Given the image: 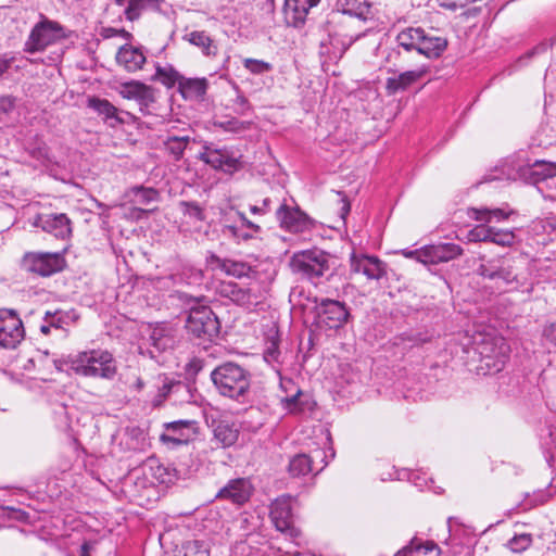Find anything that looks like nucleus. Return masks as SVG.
<instances>
[{
	"instance_id": "f257e3e1",
	"label": "nucleus",
	"mask_w": 556,
	"mask_h": 556,
	"mask_svg": "<svg viewBox=\"0 0 556 556\" xmlns=\"http://www.w3.org/2000/svg\"><path fill=\"white\" fill-rule=\"evenodd\" d=\"M58 371L72 372L91 378L111 379L116 374V362L113 355L103 350H91L53 359Z\"/></svg>"
},
{
	"instance_id": "f03ea898",
	"label": "nucleus",
	"mask_w": 556,
	"mask_h": 556,
	"mask_svg": "<svg viewBox=\"0 0 556 556\" xmlns=\"http://www.w3.org/2000/svg\"><path fill=\"white\" fill-rule=\"evenodd\" d=\"M216 392L238 403L251 401L252 374L235 362H224L216 366L210 375Z\"/></svg>"
},
{
	"instance_id": "7ed1b4c3",
	"label": "nucleus",
	"mask_w": 556,
	"mask_h": 556,
	"mask_svg": "<svg viewBox=\"0 0 556 556\" xmlns=\"http://www.w3.org/2000/svg\"><path fill=\"white\" fill-rule=\"evenodd\" d=\"M525 265L523 257H503L480 264L477 273L500 286L518 288L526 279Z\"/></svg>"
},
{
	"instance_id": "20e7f679",
	"label": "nucleus",
	"mask_w": 556,
	"mask_h": 556,
	"mask_svg": "<svg viewBox=\"0 0 556 556\" xmlns=\"http://www.w3.org/2000/svg\"><path fill=\"white\" fill-rule=\"evenodd\" d=\"M290 266L293 273L316 283L331 270V256L319 249L304 250L293 254Z\"/></svg>"
},
{
	"instance_id": "39448f33",
	"label": "nucleus",
	"mask_w": 556,
	"mask_h": 556,
	"mask_svg": "<svg viewBox=\"0 0 556 556\" xmlns=\"http://www.w3.org/2000/svg\"><path fill=\"white\" fill-rule=\"evenodd\" d=\"M66 37L65 29L59 22L40 14V20L31 28L23 50L30 54L43 52L48 47L60 42Z\"/></svg>"
},
{
	"instance_id": "423d86ee",
	"label": "nucleus",
	"mask_w": 556,
	"mask_h": 556,
	"mask_svg": "<svg viewBox=\"0 0 556 556\" xmlns=\"http://www.w3.org/2000/svg\"><path fill=\"white\" fill-rule=\"evenodd\" d=\"M217 293L237 305L250 308L258 305L266 298L267 289L255 279L251 280L247 287L233 281H220L217 286Z\"/></svg>"
},
{
	"instance_id": "0eeeda50",
	"label": "nucleus",
	"mask_w": 556,
	"mask_h": 556,
	"mask_svg": "<svg viewBox=\"0 0 556 556\" xmlns=\"http://www.w3.org/2000/svg\"><path fill=\"white\" fill-rule=\"evenodd\" d=\"M185 327L197 338L212 340L218 336L220 324L211 307L199 306L189 311Z\"/></svg>"
},
{
	"instance_id": "6e6552de",
	"label": "nucleus",
	"mask_w": 556,
	"mask_h": 556,
	"mask_svg": "<svg viewBox=\"0 0 556 556\" xmlns=\"http://www.w3.org/2000/svg\"><path fill=\"white\" fill-rule=\"evenodd\" d=\"M63 252H28L22 258V268L40 276H51L65 266Z\"/></svg>"
},
{
	"instance_id": "1a4fd4ad",
	"label": "nucleus",
	"mask_w": 556,
	"mask_h": 556,
	"mask_svg": "<svg viewBox=\"0 0 556 556\" xmlns=\"http://www.w3.org/2000/svg\"><path fill=\"white\" fill-rule=\"evenodd\" d=\"M24 337L23 321L16 311L0 308V349L14 350Z\"/></svg>"
},
{
	"instance_id": "9d476101",
	"label": "nucleus",
	"mask_w": 556,
	"mask_h": 556,
	"mask_svg": "<svg viewBox=\"0 0 556 556\" xmlns=\"http://www.w3.org/2000/svg\"><path fill=\"white\" fill-rule=\"evenodd\" d=\"M198 157L214 169L223 170L227 174L237 172L241 166L239 159L229 149H218L212 143L204 144Z\"/></svg>"
},
{
	"instance_id": "9b49d317",
	"label": "nucleus",
	"mask_w": 556,
	"mask_h": 556,
	"mask_svg": "<svg viewBox=\"0 0 556 556\" xmlns=\"http://www.w3.org/2000/svg\"><path fill=\"white\" fill-rule=\"evenodd\" d=\"M291 500L290 495H282L276 498L270 506V518L278 531L287 533L292 539H296L301 532L293 527Z\"/></svg>"
},
{
	"instance_id": "f8f14e48",
	"label": "nucleus",
	"mask_w": 556,
	"mask_h": 556,
	"mask_svg": "<svg viewBox=\"0 0 556 556\" xmlns=\"http://www.w3.org/2000/svg\"><path fill=\"white\" fill-rule=\"evenodd\" d=\"M34 226L63 241L68 240L73 232L72 222L65 213L39 214Z\"/></svg>"
},
{
	"instance_id": "ddd939ff",
	"label": "nucleus",
	"mask_w": 556,
	"mask_h": 556,
	"mask_svg": "<svg viewBox=\"0 0 556 556\" xmlns=\"http://www.w3.org/2000/svg\"><path fill=\"white\" fill-rule=\"evenodd\" d=\"M276 218L282 229L292 233H301L312 227V219L304 212L286 203L277 208Z\"/></svg>"
},
{
	"instance_id": "4468645a",
	"label": "nucleus",
	"mask_w": 556,
	"mask_h": 556,
	"mask_svg": "<svg viewBox=\"0 0 556 556\" xmlns=\"http://www.w3.org/2000/svg\"><path fill=\"white\" fill-rule=\"evenodd\" d=\"M317 308L321 323L330 329H339L350 317L345 303L337 300L321 299Z\"/></svg>"
},
{
	"instance_id": "2eb2a0df",
	"label": "nucleus",
	"mask_w": 556,
	"mask_h": 556,
	"mask_svg": "<svg viewBox=\"0 0 556 556\" xmlns=\"http://www.w3.org/2000/svg\"><path fill=\"white\" fill-rule=\"evenodd\" d=\"M514 180L523 179L530 184L553 180L556 177V164L545 161H535L518 167L516 175H509Z\"/></svg>"
},
{
	"instance_id": "dca6fc26",
	"label": "nucleus",
	"mask_w": 556,
	"mask_h": 556,
	"mask_svg": "<svg viewBox=\"0 0 556 556\" xmlns=\"http://www.w3.org/2000/svg\"><path fill=\"white\" fill-rule=\"evenodd\" d=\"M320 3V0H285L283 14L288 25L301 27L308 14Z\"/></svg>"
},
{
	"instance_id": "f3484780",
	"label": "nucleus",
	"mask_w": 556,
	"mask_h": 556,
	"mask_svg": "<svg viewBox=\"0 0 556 556\" xmlns=\"http://www.w3.org/2000/svg\"><path fill=\"white\" fill-rule=\"evenodd\" d=\"M351 269L361 273L370 280H380L387 275V265L376 256L361 255L351 256Z\"/></svg>"
},
{
	"instance_id": "a211bd4d",
	"label": "nucleus",
	"mask_w": 556,
	"mask_h": 556,
	"mask_svg": "<svg viewBox=\"0 0 556 556\" xmlns=\"http://www.w3.org/2000/svg\"><path fill=\"white\" fill-rule=\"evenodd\" d=\"M428 73V67L422 65L412 71L400 73L399 75L388 77L386 80V91L389 96L396 94L407 90L412 85L419 81Z\"/></svg>"
},
{
	"instance_id": "6ab92c4d",
	"label": "nucleus",
	"mask_w": 556,
	"mask_h": 556,
	"mask_svg": "<svg viewBox=\"0 0 556 556\" xmlns=\"http://www.w3.org/2000/svg\"><path fill=\"white\" fill-rule=\"evenodd\" d=\"M463 254L460 245L455 243H440L425 247L424 264H439L450 262Z\"/></svg>"
},
{
	"instance_id": "aec40b11",
	"label": "nucleus",
	"mask_w": 556,
	"mask_h": 556,
	"mask_svg": "<svg viewBox=\"0 0 556 556\" xmlns=\"http://www.w3.org/2000/svg\"><path fill=\"white\" fill-rule=\"evenodd\" d=\"M251 493L252 485L249 480L238 478L230 480L218 491L216 496L222 500L230 501L233 504L242 505L250 498Z\"/></svg>"
},
{
	"instance_id": "412c9836",
	"label": "nucleus",
	"mask_w": 556,
	"mask_h": 556,
	"mask_svg": "<svg viewBox=\"0 0 556 556\" xmlns=\"http://www.w3.org/2000/svg\"><path fill=\"white\" fill-rule=\"evenodd\" d=\"M121 94L125 99L136 100L142 112L155 100L153 88L136 80L123 84Z\"/></svg>"
},
{
	"instance_id": "4be33fe9",
	"label": "nucleus",
	"mask_w": 556,
	"mask_h": 556,
	"mask_svg": "<svg viewBox=\"0 0 556 556\" xmlns=\"http://www.w3.org/2000/svg\"><path fill=\"white\" fill-rule=\"evenodd\" d=\"M182 39L190 45L197 47L202 55L207 59H216L219 53V48L214 38H212L205 30H192L184 35Z\"/></svg>"
},
{
	"instance_id": "5701e85b",
	"label": "nucleus",
	"mask_w": 556,
	"mask_h": 556,
	"mask_svg": "<svg viewBox=\"0 0 556 556\" xmlns=\"http://www.w3.org/2000/svg\"><path fill=\"white\" fill-rule=\"evenodd\" d=\"M208 88L205 77L189 78L182 76L179 80L178 91L185 100L204 101Z\"/></svg>"
},
{
	"instance_id": "b1692460",
	"label": "nucleus",
	"mask_w": 556,
	"mask_h": 556,
	"mask_svg": "<svg viewBox=\"0 0 556 556\" xmlns=\"http://www.w3.org/2000/svg\"><path fill=\"white\" fill-rule=\"evenodd\" d=\"M191 426L190 421L177 420L167 424L166 431L161 434V441L172 447L187 444L189 442V433L186 432Z\"/></svg>"
},
{
	"instance_id": "393cba45",
	"label": "nucleus",
	"mask_w": 556,
	"mask_h": 556,
	"mask_svg": "<svg viewBox=\"0 0 556 556\" xmlns=\"http://www.w3.org/2000/svg\"><path fill=\"white\" fill-rule=\"evenodd\" d=\"M211 264L215 265L222 271H224L228 276H232L235 278H251V274H256L255 270L245 262L233 261L229 258H220L217 255H211Z\"/></svg>"
},
{
	"instance_id": "a878e982",
	"label": "nucleus",
	"mask_w": 556,
	"mask_h": 556,
	"mask_svg": "<svg viewBox=\"0 0 556 556\" xmlns=\"http://www.w3.org/2000/svg\"><path fill=\"white\" fill-rule=\"evenodd\" d=\"M116 61L127 72H136L146 63V55L140 48L124 45L116 53Z\"/></svg>"
},
{
	"instance_id": "bb28decb",
	"label": "nucleus",
	"mask_w": 556,
	"mask_h": 556,
	"mask_svg": "<svg viewBox=\"0 0 556 556\" xmlns=\"http://www.w3.org/2000/svg\"><path fill=\"white\" fill-rule=\"evenodd\" d=\"M419 41L418 53L429 58H439L447 48V39L427 33L425 29Z\"/></svg>"
},
{
	"instance_id": "cd10ccee",
	"label": "nucleus",
	"mask_w": 556,
	"mask_h": 556,
	"mask_svg": "<svg viewBox=\"0 0 556 556\" xmlns=\"http://www.w3.org/2000/svg\"><path fill=\"white\" fill-rule=\"evenodd\" d=\"M149 341L157 352L172 349L176 343L173 329L165 324H157L151 329Z\"/></svg>"
},
{
	"instance_id": "c85d7f7f",
	"label": "nucleus",
	"mask_w": 556,
	"mask_h": 556,
	"mask_svg": "<svg viewBox=\"0 0 556 556\" xmlns=\"http://www.w3.org/2000/svg\"><path fill=\"white\" fill-rule=\"evenodd\" d=\"M440 547L432 541L420 542L416 538L400 549L394 556H440Z\"/></svg>"
},
{
	"instance_id": "c756f323",
	"label": "nucleus",
	"mask_w": 556,
	"mask_h": 556,
	"mask_svg": "<svg viewBox=\"0 0 556 556\" xmlns=\"http://www.w3.org/2000/svg\"><path fill=\"white\" fill-rule=\"evenodd\" d=\"M88 106L93 109L98 114L103 115L111 126L123 123V119L117 115V109L106 99L89 98Z\"/></svg>"
},
{
	"instance_id": "7c9ffc66",
	"label": "nucleus",
	"mask_w": 556,
	"mask_h": 556,
	"mask_svg": "<svg viewBox=\"0 0 556 556\" xmlns=\"http://www.w3.org/2000/svg\"><path fill=\"white\" fill-rule=\"evenodd\" d=\"M160 0H128L124 13L128 21L134 22L138 20L142 12L151 10H160Z\"/></svg>"
},
{
	"instance_id": "2f4dec72",
	"label": "nucleus",
	"mask_w": 556,
	"mask_h": 556,
	"mask_svg": "<svg viewBox=\"0 0 556 556\" xmlns=\"http://www.w3.org/2000/svg\"><path fill=\"white\" fill-rule=\"evenodd\" d=\"M239 437V430L233 424L226 421L218 422L214 428V438L224 447L235 444Z\"/></svg>"
},
{
	"instance_id": "473e14b6",
	"label": "nucleus",
	"mask_w": 556,
	"mask_h": 556,
	"mask_svg": "<svg viewBox=\"0 0 556 556\" xmlns=\"http://www.w3.org/2000/svg\"><path fill=\"white\" fill-rule=\"evenodd\" d=\"M513 212H505L503 208H488L471 207L468 211V216L478 222L490 223L492 220H502L508 218Z\"/></svg>"
},
{
	"instance_id": "72a5a7b5",
	"label": "nucleus",
	"mask_w": 556,
	"mask_h": 556,
	"mask_svg": "<svg viewBox=\"0 0 556 556\" xmlns=\"http://www.w3.org/2000/svg\"><path fill=\"white\" fill-rule=\"evenodd\" d=\"M422 30L420 27H408L400 31L396 36L399 46L403 47L406 51L416 50L418 52L419 41L422 39Z\"/></svg>"
},
{
	"instance_id": "f704fd0d",
	"label": "nucleus",
	"mask_w": 556,
	"mask_h": 556,
	"mask_svg": "<svg viewBox=\"0 0 556 556\" xmlns=\"http://www.w3.org/2000/svg\"><path fill=\"white\" fill-rule=\"evenodd\" d=\"M312 470V458L304 453L292 456L288 465V471L292 477L306 476Z\"/></svg>"
},
{
	"instance_id": "c9c22d12",
	"label": "nucleus",
	"mask_w": 556,
	"mask_h": 556,
	"mask_svg": "<svg viewBox=\"0 0 556 556\" xmlns=\"http://www.w3.org/2000/svg\"><path fill=\"white\" fill-rule=\"evenodd\" d=\"M190 140L189 136H168L164 141V147L175 161H179L182 159Z\"/></svg>"
},
{
	"instance_id": "e433bc0d",
	"label": "nucleus",
	"mask_w": 556,
	"mask_h": 556,
	"mask_svg": "<svg viewBox=\"0 0 556 556\" xmlns=\"http://www.w3.org/2000/svg\"><path fill=\"white\" fill-rule=\"evenodd\" d=\"M182 77L173 66H157L153 79L161 81L164 86L170 88L174 85L179 86V80Z\"/></svg>"
},
{
	"instance_id": "4c0bfd02",
	"label": "nucleus",
	"mask_w": 556,
	"mask_h": 556,
	"mask_svg": "<svg viewBox=\"0 0 556 556\" xmlns=\"http://www.w3.org/2000/svg\"><path fill=\"white\" fill-rule=\"evenodd\" d=\"M344 12L358 18L367 20L371 16V4L368 0H354L348 3Z\"/></svg>"
},
{
	"instance_id": "58836bf2",
	"label": "nucleus",
	"mask_w": 556,
	"mask_h": 556,
	"mask_svg": "<svg viewBox=\"0 0 556 556\" xmlns=\"http://www.w3.org/2000/svg\"><path fill=\"white\" fill-rule=\"evenodd\" d=\"M182 549L184 556H210L208 543L202 540L189 541Z\"/></svg>"
},
{
	"instance_id": "ea45409f",
	"label": "nucleus",
	"mask_w": 556,
	"mask_h": 556,
	"mask_svg": "<svg viewBox=\"0 0 556 556\" xmlns=\"http://www.w3.org/2000/svg\"><path fill=\"white\" fill-rule=\"evenodd\" d=\"M242 63L243 67L253 75H264L273 71V65L263 60L245 58Z\"/></svg>"
},
{
	"instance_id": "a19ab883",
	"label": "nucleus",
	"mask_w": 556,
	"mask_h": 556,
	"mask_svg": "<svg viewBox=\"0 0 556 556\" xmlns=\"http://www.w3.org/2000/svg\"><path fill=\"white\" fill-rule=\"evenodd\" d=\"M515 240L516 236L513 231L492 227L490 242L501 247H511L515 243Z\"/></svg>"
},
{
	"instance_id": "79ce46f5",
	"label": "nucleus",
	"mask_w": 556,
	"mask_h": 556,
	"mask_svg": "<svg viewBox=\"0 0 556 556\" xmlns=\"http://www.w3.org/2000/svg\"><path fill=\"white\" fill-rule=\"evenodd\" d=\"M531 544V534L522 533L511 538L507 543V547L514 553H522L523 551L528 549Z\"/></svg>"
},
{
	"instance_id": "37998d69",
	"label": "nucleus",
	"mask_w": 556,
	"mask_h": 556,
	"mask_svg": "<svg viewBox=\"0 0 556 556\" xmlns=\"http://www.w3.org/2000/svg\"><path fill=\"white\" fill-rule=\"evenodd\" d=\"M223 233L238 242L241 240L248 241L254 237L251 230L243 229L242 227H238L236 225H225L223 228Z\"/></svg>"
},
{
	"instance_id": "c03bdc74",
	"label": "nucleus",
	"mask_w": 556,
	"mask_h": 556,
	"mask_svg": "<svg viewBox=\"0 0 556 556\" xmlns=\"http://www.w3.org/2000/svg\"><path fill=\"white\" fill-rule=\"evenodd\" d=\"M134 193L136 202L140 204H149L150 202L156 201L159 198V192L155 189L142 186L135 187Z\"/></svg>"
},
{
	"instance_id": "a18cd8bd",
	"label": "nucleus",
	"mask_w": 556,
	"mask_h": 556,
	"mask_svg": "<svg viewBox=\"0 0 556 556\" xmlns=\"http://www.w3.org/2000/svg\"><path fill=\"white\" fill-rule=\"evenodd\" d=\"M180 207L182 213L191 218L199 222H202L205 218L203 208L197 202L181 201Z\"/></svg>"
},
{
	"instance_id": "49530a36",
	"label": "nucleus",
	"mask_w": 556,
	"mask_h": 556,
	"mask_svg": "<svg viewBox=\"0 0 556 556\" xmlns=\"http://www.w3.org/2000/svg\"><path fill=\"white\" fill-rule=\"evenodd\" d=\"M491 231L492 227L485 225H478L469 231L468 238L470 241L473 242H490Z\"/></svg>"
},
{
	"instance_id": "de8ad7c7",
	"label": "nucleus",
	"mask_w": 556,
	"mask_h": 556,
	"mask_svg": "<svg viewBox=\"0 0 556 556\" xmlns=\"http://www.w3.org/2000/svg\"><path fill=\"white\" fill-rule=\"evenodd\" d=\"M302 391L298 390L295 394L282 399V404L290 413H301L304 410L303 403L300 401Z\"/></svg>"
},
{
	"instance_id": "09e8293b",
	"label": "nucleus",
	"mask_w": 556,
	"mask_h": 556,
	"mask_svg": "<svg viewBox=\"0 0 556 556\" xmlns=\"http://www.w3.org/2000/svg\"><path fill=\"white\" fill-rule=\"evenodd\" d=\"M173 395L180 402H190L192 399L191 390L189 384L182 381H175Z\"/></svg>"
},
{
	"instance_id": "8fccbe9b",
	"label": "nucleus",
	"mask_w": 556,
	"mask_h": 556,
	"mask_svg": "<svg viewBox=\"0 0 556 556\" xmlns=\"http://www.w3.org/2000/svg\"><path fill=\"white\" fill-rule=\"evenodd\" d=\"M64 319H65V314L62 311H56L54 313H51L48 311V312H46L45 318H43V320L46 323H49V325L55 329L63 328Z\"/></svg>"
},
{
	"instance_id": "3c124183",
	"label": "nucleus",
	"mask_w": 556,
	"mask_h": 556,
	"mask_svg": "<svg viewBox=\"0 0 556 556\" xmlns=\"http://www.w3.org/2000/svg\"><path fill=\"white\" fill-rule=\"evenodd\" d=\"M15 108V100L10 96L0 97V121L9 116Z\"/></svg>"
},
{
	"instance_id": "603ef678",
	"label": "nucleus",
	"mask_w": 556,
	"mask_h": 556,
	"mask_svg": "<svg viewBox=\"0 0 556 556\" xmlns=\"http://www.w3.org/2000/svg\"><path fill=\"white\" fill-rule=\"evenodd\" d=\"M101 36L105 39H109V38H113L115 36H121L127 40H129L132 35L127 31L126 29H117V28H113V27H104L102 28L101 30Z\"/></svg>"
},
{
	"instance_id": "864d4df0",
	"label": "nucleus",
	"mask_w": 556,
	"mask_h": 556,
	"mask_svg": "<svg viewBox=\"0 0 556 556\" xmlns=\"http://www.w3.org/2000/svg\"><path fill=\"white\" fill-rule=\"evenodd\" d=\"M172 384H175V381L174 380H167L165 379L162 387H160L159 389V393H157V402H162L164 399H166L168 395H173V392H174V387H172Z\"/></svg>"
},
{
	"instance_id": "5fc2aeb1",
	"label": "nucleus",
	"mask_w": 556,
	"mask_h": 556,
	"mask_svg": "<svg viewBox=\"0 0 556 556\" xmlns=\"http://www.w3.org/2000/svg\"><path fill=\"white\" fill-rule=\"evenodd\" d=\"M155 479L160 483H169L172 482V475L168 472V470L163 466H157L154 472Z\"/></svg>"
},
{
	"instance_id": "6e6d98bb",
	"label": "nucleus",
	"mask_w": 556,
	"mask_h": 556,
	"mask_svg": "<svg viewBox=\"0 0 556 556\" xmlns=\"http://www.w3.org/2000/svg\"><path fill=\"white\" fill-rule=\"evenodd\" d=\"M270 203H271V200L269 198H266L263 200L262 205H251L250 212L252 214L264 215L270 211Z\"/></svg>"
},
{
	"instance_id": "4d7b16f0",
	"label": "nucleus",
	"mask_w": 556,
	"mask_h": 556,
	"mask_svg": "<svg viewBox=\"0 0 556 556\" xmlns=\"http://www.w3.org/2000/svg\"><path fill=\"white\" fill-rule=\"evenodd\" d=\"M424 253H425V247L417 250H408L404 249L402 250V255H404L407 258H415L416 261L424 264Z\"/></svg>"
},
{
	"instance_id": "13d9d810",
	"label": "nucleus",
	"mask_w": 556,
	"mask_h": 556,
	"mask_svg": "<svg viewBox=\"0 0 556 556\" xmlns=\"http://www.w3.org/2000/svg\"><path fill=\"white\" fill-rule=\"evenodd\" d=\"M238 216L242 223V227H245L247 229L251 230L253 235L261 231V227L255 223L251 222L250 219H248L243 213L238 212Z\"/></svg>"
},
{
	"instance_id": "bf43d9fd",
	"label": "nucleus",
	"mask_w": 556,
	"mask_h": 556,
	"mask_svg": "<svg viewBox=\"0 0 556 556\" xmlns=\"http://www.w3.org/2000/svg\"><path fill=\"white\" fill-rule=\"evenodd\" d=\"M222 126L227 130H238L240 128H244L243 123H241L237 119H231V121L227 122L226 124H222Z\"/></svg>"
},
{
	"instance_id": "052dcab7",
	"label": "nucleus",
	"mask_w": 556,
	"mask_h": 556,
	"mask_svg": "<svg viewBox=\"0 0 556 556\" xmlns=\"http://www.w3.org/2000/svg\"><path fill=\"white\" fill-rule=\"evenodd\" d=\"M279 352L275 343L269 346L265 352V358L266 359H273L276 361Z\"/></svg>"
},
{
	"instance_id": "680f3d73",
	"label": "nucleus",
	"mask_w": 556,
	"mask_h": 556,
	"mask_svg": "<svg viewBox=\"0 0 556 556\" xmlns=\"http://www.w3.org/2000/svg\"><path fill=\"white\" fill-rule=\"evenodd\" d=\"M235 103H236V105H238V106L241 109V111H244V110H248V109H249V101H248V99H247L243 94H241V93H239V94L237 96V98H236V100H235Z\"/></svg>"
},
{
	"instance_id": "e2e57ef3",
	"label": "nucleus",
	"mask_w": 556,
	"mask_h": 556,
	"mask_svg": "<svg viewBox=\"0 0 556 556\" xmlns=\"http://www.w3.org/2000/svg\"><path fill=\"white\" fill-rule=\"evenodd\" d=\"M342 206L340 208V214L342 218H345V216L350 213L351 206L350 202L345 197L341 198Z\"/></svg>"
},
{
	"instance_id": "0e129e2a",
	"label": "nucleus",
	"mask_w": 556,
	"mask_h": 556,
	"mask_svg": "<svg viewBox=\"0 0 556 556\" xmlns=\"http://www.w3.org/2000/svg\"><path fill=\"white\" fill-rule=\"evenodd\" d=\"M11 62V59L0 56V77L10 68Z\"/></svg>"
},
{
	"instance_id": "69168bd1",
	"label": "nucleus",
	"mask_w": 556,
	"mask_h": 556,
	"mask_svg": "<svg viewBox=\"0 0 556 556\" xmlns=\"http://www.w3.org/2000/svg\"><path fill=\"white\" fill-rule=\"evenodd\" d=\"M51 328H52V327L49 325V323H46V321H45V323L40 326V331H41V333H43V334H49V333H50V329H51Z\"/></svg>"
},
{
	"instance_id": "338daca9",
	"label": "nucleus",
	"mask_w": 556,
	"mask_h": 556,
	"mask_svg": "<svg viewBox=\"0 0 556 556\" xmlns=\"http://www.w3.org/2000/svg\"><path fill=\"white\" fill-rule=\"evenodd\" d=\"M274 0H264V8L268 11V12H273L274 11Z\"/></svg>"
},
{
	"instance_id": "774afa93",
	"label": "nucleus",
	"mask_w": 556,
	"mask_h": 556,
	"mask_svg": "<svg viewBox=\"0 0 556 556\" xmlns=\"http://www.w3.org/2000/svg\"><path fill=\"white\" fill-rule=\"evenodd\" d=\"M80 556H89V555H88V546H87V544H86V543L81 545V553H80Z\"/></svg>"
}]
</instances>
